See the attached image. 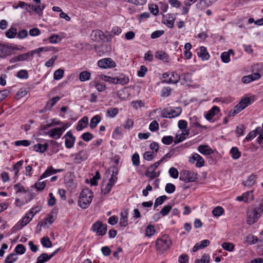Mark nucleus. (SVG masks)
<instances>
[{"label": "nucleus", "mask_w": 263, "mask_h": 263, "mask_svg": "<svg viewBox=\"0 0 263 263\" xmlns=\"http://www.w3.org/2000/svg\"><path fill=\"white\" fill-rule=\"evenodd\" d=\"M196 178L197 176L196 174H194V173L189 171H185L183 172L182 174H181L179 179L180 180L185 182H190L194 181Z\"/></svg>", "instance_id": "nucleus-9"}, {"label": "nucleus", "mask_w": 263, "mask_h": 263, "mask_svg": "<svg viewBox=\"0 0 263 263\" xmlns=\"http://www.w3.org/2000/svg\"><path fill=\"white\" fill-rule=\"evenodd\" d=\"M91 230L96 233L97 235L102 236L106 234L107 225L100 221H97L92 224Z\"/></svg>", "instance_id": "nucleus-4"}, {"label": "nucleus", "mask_w": 263, "mask_h": 263, "mask_svg": "<svg viewBox=\"0 0 263 263\" xmlns=\"http://www.w3.org/2000/svg\"><path fill=\"white\" fill-rule=\"evenodd\" d=\"M87 158V153L85 151H81L74 155V162L79 164Z\"/></svg>", "instance_id": "nucleus-14"}, {"label": "nucleus", "mask_w": 263, "mask_h": 263, "mask_svg": "<svg viewBox=\"0 0 263 263\" xmlns=\"http://www.w3.org/2000/svg\"><path fill=\"white\" fill-rule=\"evenodd\" d=\"M101 118L99 115L95 116L90 120V127L91 129L94 128L97 124L100 122Z\"/></svg>", "instance_id": "nucleus-30"}, {"label": "nucleus", "mask_w": 263, "mask_h": 263, "mask_svg": "<svg viewBox=\"0 0 263 263\" xmlns=\"http://www.w3.org/2000/svg\"><path fill=\"white\" fill-rule=\"evenodd\" d=\"M51 258L50 255L46 253H43L37 257L36 263H44L48 261Z\"/></svg>", "instance_id": "nucleus-32"}, {"label": "nucleus", "mask_w": 263, "mask_h": 263, "mask_svg": "<svg viewBox=\"0 0 263 263\" xmlns=\"http://www.w3.org/2000/svg\"><path fill=\"white\" fill-rule=\"evenodd\" d=\"M253 101L254 97H245L241 99L239 103L236 105L237 107L239 108L241 111L248 105L251 104Z\"/></svg>", "instance_id": "nucleus-11"}, {"label": "nucleus", "mask_w": 263, "mask_h": 263, "mask_svg": "<svg viewBox=\"0 0 263 263\" xmlns=\"http://www.w3.org/2000/svg\"><path fill=\"white\" fill-rule=\"evenodd\" d=\"M216 0H200V2L197 4V7L199 9H203L212 5Z\"/></svg>", "instance_id": "nucleus-26"}, {"label": "nucleus", "mask_w": 263, "mask_h": 263, "mask_svg": "<svg viewBox=\"0 0 263 263\" xmlns=\"http://www.w3.org/2000/svg\"><path fill=\"white\" fill-rule=\"evenodd\" d=\"M219 108L218 107L214 106L205 115V117L208 120L210 121L215 115L219 112Z\"/></svg>", "instance_id": "nucleus-20"}, {"label": "nucleus", "mask_w": 263, "mask_h": 263, "mask_svg": "<svg viewBox=\"0 0 263 263\" xmlns=\"http://www.w3.org/2000/svg\"><path fill=\"white\" fill-rule=\"evenodd\" d=\"M30 58H31V54L30 53L29 51L23 54L17 53V61L28 60Z\"/></svg>", "instance_id": "nucleus-36"}, {"label": "nucleus", "mask_w": 263, "mask_h": 263, "mask_svg": "<svg viewBox=\"0 0 263 263\" xmlns=\"http://www.w3.org/2000/svg\"><path fill=\"white\" fill-rule=\"evenodd\" d=\"M41 179H39L37 182H36L34 184V187L37 190V191H42L43 190L45 186H46V183L45 181H40Z\"/></svg>", "instance_id": "nucleus-46"}, {"label": "nucleus", "mask_w": 263, "mask_h": 263, "mask_svg": "<svg viewBox=\"0 0 263 263\" xmlns=\"http://www.w3.org/2000/svg\"><path fill=\"white\" fill-rule=\"evenodd\" d=\"M64 71L63 69H59L55 70L53 74V78L54 80H60L62 79L64 76Z\"/></svg>", "instance_id": "nucleus-38"}, {"label": "nucleus", "mask_w": 263, "mask_h": 263, "mask_svg": "<svg viewBox=\"0 0 263 263\" xmlns=\"http://www.w3.org/2000/svg\"><path fill=\"white\" fill-rule=\"evenodd\" d=\"M149 129L152 132H155L159 129V124L156 121H152L149 126Z\"/></svg>", "instance_id": "nucleus-61"}, {"label": "nucleus", "mask_w": 263, "mask_h": 263, "mask_svg": "<svg viewBox=\"0 0 263 263\" xmlns=\"http://www.w3.org/2000/svg\"><path fill=\"white\" fill-rule=\"evenodd\" d=\"M172 209V205H167L164 206L160 211V214L162 216H166L168 215Z\"/></svg>", "instance_id": "nucleus-51"}, {"label": "nucleus", "mask_w": 263, "mask_h": 263, "mask_svg": "<svg viewBox=\"0 0 263 263\" xmlns=\"http://www.w3.org/2000/svg\"><path fill=\"white\" fill-rule=\"evenodd\" d=\"M129 82V78L125 75L121 74L115 77V84L125 85Z\"/></svg>", "instance_id": "nucleus-16"}, {"label": "nucleus", "mask_w": 263, "mask_h": 263, "mask_svg": "<svg viewBox=\"0 0 263 263\" xmlns=\"http://www.w3.org/2000/svg\"><path fill=\"white\" fill-rule=\"evenodd\" d=\"M256 179L257 176L252 174L248 178L246 181L242 182V184L245 186L251 187L256 183Z\"/></svg>", "instance_id": "nucleus-18"}, {"label": "nucleus", "mask_w": 263, "mask_h": 263, "mask_svg": "<svg viewBox=\"0 0 263 263\" xmlns=\"http://www.w3.org/2000/svg\"><path fill=\"white\" fill-rule=\"evenodd\" d=\"M16 34V29L14 27H11L5 32L6 36L9 39L14 38Z\"/></svg>", "instance_id": "nucleus-37"}, {"label": "nucleus", "mask_w": 263, "mask_h": 263, "mask_svg": "<svg viewBox=\"0 0 263 263\" xmlns=\"http://www.w3.org/2000/svg\"><path fill=\"white\" fill-rule=\"evenodd\" d=\"M168 172H169L170 175L172 178H175V179L178 178L179 173H178V170L176 168H175L174 167L170 168Z\"/></svg>", "instance_id": "nucleus-58"}, {"label": "nucleus", "mask_w": 263, "mask_h": 263, "mask_svg": "<svg viewBox=\"0 0 263 263\" xmlns=\"http://www.w3.org/2000/svg\"><path fill=\"white\" fill-rule=\"evenodd\" d=\"M63 171V169H54L52 166L47 168L45 172L40 176V179H43L47 177H49L52 174H56L59 172H61Z\"/></svg>", "instance_id": "nucleus-15"}, {"label": "nucleus", "mask_w": 263, "mask_h": 263, "mask_svg": "<svg viewBox=\"0 0 263 263\" xmlns=\"http://www.w3.org/2000/svg\"><path fill=\"white\" fill-rule=\"evenodd\" d=\"M90 76L91 74L88 71H83L79 74V79L81 81L84 82L89 80Z\"/></svg>", "instance_id": "nucleus-29"}, {"label": "nucleus", "mask_w": 263, "mask_h": 263, "mask_svg": "<svg viewBox=\"0 0 263 263\" xmlns=\"http://www.w3.org/2000/svg\"><path fill=\"white\" fill-rule=\"evenodd\" d=\"M189 135V130H187L185 133H182L180 136L177 135L176 137V140L175 141V143H178L182 142L185 139L186 136Z\"/></svg>", "instance_id": "nucleus-54"}, {"label": "nucleus", "mask_w": 263, "mask_h": 263, "mask_svg": "<svg viewBox=\"0 0 263 263\" xmlns=\"http://www.w3.org/2000/svg\"><path fill=\"white\" fill-rule=\"evenodd\" d=\"M28 71L26 70H21L17 72V78L26 79L28 78Z\"/></svg>", "instance_id": "nucleus-57"}, {"label": "nucleus", "mask_w": 263, "mask_h": 263, "mask_svg": "<svg viewBox=\"0 0 263 263\" xmlns=\"http://www.w3.org/2000/svg\"><path fill=\"white\" fill-rule=\"evenodd\" d=\"M189 161L192 163H194L196 161V166L197 167H201L204 165V159L200 155L197 153L193 155L192 157L190 158Z\"/></svg>", "instance_id": "nucleus-12"}, {"label": "nucleus", "mask_w": 263, "mask_h": 263, "mask_svg": "<svg viewBox=\"0 0 263 263\" xmlns=\"http://www.w3.org/2000/svg\"><path fill=\"white\" fill-rule=\"evenodd\" d=\"M112 185L107 183L105 186L103 185L102 186L101 192L104 194H107L110 192Z\"/></svg>", "instance_id": "nucleus-55"}, {"label": "nucleus", "mask_w": 263, "mask_h": 263, "mask_svg": "<svg viewBox=\"0 0 263 263\" xmlns=\"http://www.w3.org/2000/svg\"><path fill=\"white\" fill-rule=\"evenodd\" d=\"M172 245V241L167 236H163L158 239L156 242L157 250L161 252L167 250Z\"/></svg>", "instance_id": "nucleus-3"}, {"label": "nucleus", "mask_w": 263, "mask_h": 263, "mask_svg": "<svg viewBox=\"0 0 263 263\" xmlns=\"http://www.w3.org/2000/svg\"><path fill=\"white\" fill-rule=\"evenodd\" d=\"M20 7L25 9L27 12H30L29 4L25 2L20 1L17 3V8Z\"/></svg>", "instance_id": "nucleus-62"}, {"label": "nucleus", "mask_w": 263, "mask_h": 263, "mask_svg": "<svg viewBox=\"0 0 263 263\" xmlns=\"http://www.w3.org/2000/svg\"><path fill=\"white\" fill-rule=\"evenodd\" d=\"M99 77L102 80L115 84V77H111L104 74H101L99 76Z\"/></svg>", "instance_id": "nucleus-47"}, {"label": "nucleus", "mask_w": 263, "mask_h": 263, "mask_svg": "<svg viewBox=\"0 0 263 263\" xmlns=\"http://www.w3.org/2000/svg\"><path fill=\"white\" fill-rule=\"evenodd\" d=\"M93 86L99 91H103L106 88V85L99 81H95L93 82Z\"/></svg>", "instance_id": "nucleus-39"}, {"label": "nucleus", "mask_w": 263, "mask_h": 263, "mask_svg": "<svg viewBox=\"0 0 263 263\" xmlns=\"http://www.w3.org/2000/svg\"><path fill=\"white\" fill-rule=\"evenodd\" d=\"M232 53L234 55V52L232 49L229 50L227 52H223L221 54V61L225 63H229L230 61V54Z\"/></svg>", "instance_id": "nucleus-24"}, {"label": "nucleus", "mask_w": 263, "mask_h": 263, "mask_svg": "<svg viewBox=\"0 0 263 263\" xmlns=\"http://www.w3.org/2000/svg\"><path fill=\"white\" fill-rule=\"evenodd\" d=\"M210 256L208 254H203L201 259H196L195 263H209Z\"/></svg>", "instance_id": "nucleus-40"}, {"label": "nucleus", "mask_w": 263, "mask_h": 263, "mask_svg": "<svg viewBox=\"0 0 263 263\" xmlns=\"http://www.w3.org/2000/svg\"><path fill=\"white\" fill-rule=\"evenodd\" d=\"M93 194L88 189H84L81 192L79 199V205L82 209L87 208L90 204Z\"/></svg>", "instance_id": "nucleus-1"}, {"label": "nucleus", "mask_w": 263, "mask_h": 263, "mask_svg": "<svg viewBox=\"0 0 263 263\" xmlns=\"http://www.w3.org/2000/svg\"><path fill=\"white\" fill-rule=\"evenodd\" d=\"M173 141V137L171 136H164L162 139V142L165 145L171 144Z\"/></svg>", "instance_id": "nucleus-59"}, {"label": "nucleus", "mask_w": 263, "mask_h": 263, "mask_svg": "<svg viewBox=\"0 0 263 263\" xmlns=\"http://www.w3.org/2000/svg\"><path fill=\"white\" fill-rule=\"evenodd\" d=\"M260 132H261V128L260 127H257L255 130L251 131L247 135L246 137V140L248 141H251L257 135L258 133Z\"/></svg>", "instance_id": "nucleus-27"}, {"label": "nucleus", "mask_w": 263, "mask_h": 263, "mask_svg": "<svg viewBox=\"0 0 263 263\" xmlns=\"http://www.w3.org/2000/svg\"><path fill=\"white\" fill-rule=\"evenodd\" d=\"M118 114L117 108H110L107 110V115L108 117L114 118Z\"/></svg>", "instance_id": "nucleus-44"}, {"label": "nucleus", "mask_w": 263, "mask_h": 263, "mask_svg": "<svg viewBox=\"0 0 263 263\" xmlns=\"http://www.w3.org/2000/svg\"><path fill=\"white\" fill-rule=\"evenodd\" d=\"M47 147V144H44L42 145L41 144L38 143L34 146V149L36 152L43 153L46 151Z\"/></svg>", "instance_id": "nucleus-33"}, {"label": "nucleus", "mask_w": 263, "mask_h": 263, "mask_svg": "<svg viewBox=\"0 0 263 263\" xmlns=\"http://www.w3.org/2000/svg\"><path fill=\"white\" fill-rule=\"evenodd\" d=\"M41 243L43 247L46 248H50L52 246V243L48 237H44L41 239Z\"/></svg>", "instance_id": "nucleus-41"}, {"label": "nucleus", "mask_w": 263, "mask_h": 263, "mask_svg": "<svg viewBox=\"0 0 263 263\" xmlns=\"http://www.w3.org/2000/svg\"><path fill=\"white\" fill-rule=\"evenodd\" d=\"M63 138L65 139V146L68 148H71L73 146L76 138L73 136L71 131L68 132Z\"/></svg>", "instance_id": "nucleus-10"}, {"label": "nucleus", "mask_w": 263, "mask_h": 263, "mask_svg": "<svg viewBox=\"0 0 263 263\" xmlns=\"http://www.w3.org/2000/svg\"><path fill=\"white\" fill-rule=\"evenodd\" d=\"M260 74L258 72H255L251 74L243 76L241 81L243 83H249L255 80H258L260 78Z\"/></svg>", "instance_id": "nucleus-13"}, {"label": "nucleus", "mask_w": 263, "mask_h": 263, "mask_svg": "<svg viewBox=\"0 0 263 263\" xmlns=\"http://www.w3.org/2000/svg\"><path fill=\"white\" fill-rule=\"evenodd\" d=\"M224 213L223 209L221 206H217L212 211V214L214 216H220Z\"/></svg>", "instance_id": "nucleus-42"}, {"label": "nucleus", "mask_w": 263, "mask_h": 263, "mask_svg": "<svg viewBox=\"0 0 263 263\" xmlns=\"http://www.w3.org/2000/svg\"><path fill=\"white\" fill-rule=\"evenodd\" d=\"M230 154L233 159L236 160L241 156V152L236 147H233L230 150Z\"/></svg>", "instance_id": "nucleus-31"}, {"label": "nucleus", "mask_w": 263, "mask_h": 263, "mask_svg": "<svg viewBox=\"0 0 263 263\" xmlns=\"http://www.w3.org/2000/svg\"><path fill=\"white\" fill-rule=\"evenodd\" d=\"M16 48L12 46H6L0 43V58H3L11 54Z\"/></svg>", "instance_id": "nucleus-6"}, {"label": "nucleus", "mask_w": 263, "mask_h": 263, "mask_svg": "<svg viewBox=\"0 0 263 263\" xmlns=\"http://www.w3.org/2000/svg\"><path fill=\"white\" fill-rule=\"evenodd\" d=\"M133 164L135 166H138L140 164V158L138 153H136L133 154L132 157Z\"/></svg>", "instance_id": "nucleus-43"}, {"label": "nucleus", "mask_w": 263, "mask_h": 263, "mask_svg": "<svg viewBox=\"0 0 263 263\" xmlns=\"http://www.w3.org/2000/svg\"><path fill=\"white\" fill-rule=\"evenodd\" d=\"M128 212L125 211L121 213V218L120 220V226L122 227H125L128 224L127 221Z\"/></svg>", "instance_id": "nucleus-23"}, {"label": "nucleus", "mask_w": 263, "mask_h": 263, "mask_svg": "<svg viewBox=\"0 0 263 263\" xmlns=\"http://www.w3.org/2000/svg\"><path fill=\"white\" fill-rule=\"evenodd\" d=\"M180 76L175 72L171 73V76L168 81L165 80L164 82L167 83H177L180 80Z\"/></svg>", "instance_id": "nucleus-25"}, {"label": "nucleus", "mask_w": 263, "mask_h": 263, "mask_svg": "<svg viewBox=\"0 0 263 263\" xmlns=\"http://www.w3.org/2000/svg\"><path fill=\"white\" fill-rule=\"evenodd\" d=\"M50 43L55 44L60 41V39L58 34H52L48 38Z\"/></svg>", "instance_id": "nucleus-60"}, {"label": "nucleus", "mask_w": 263, "mask_h": 263, "mask_svg": "<svg viewBox=\"0 0 263 263\" xmlns=\"http://www.w3.org/2000/svg\"><path fill=\"white\" fill-rule=\"evenodd\" d=\"M198 149L200 153L205 155H210L214 153L212 149H211L209 146L206 145H199Z\"/></svg>", "instance_id": "nucleus-19"}, {"label": "nucleus", "mask_w": 263, "mask_h": 263, "mask_svg": "<svg viewBox=\"0 0 263 263\" xmlns=\"http://www.w3.org/2000/svg\"><path fill=\"white\" fill-rule=\"evenodd\" d=\"M263 213V200L259 206L254 209L253 211L247 214V223L251 225L256 222Z\"/></svg>", "instance_id": "nucleus-2"}, {"label": "nucleus", "mask_w": 263, "mask_h": 263, "mask_svg": "<svg viewBox=\"0 0 263 263\" xmlns=\"http://www.w3.org/2000/svg\"><path fill=\"white\" fill-rule=\"evenodd\" d=\"M155 232V230L154 226L148 225L145 230V235L146 236L151 237L153 236Z\"/></svg>", "instance_id": "nucleus-45"}, {"label": "nucleus", "mask_w": 263, "mask_h": 263, "mask_svg": "<svg viewBox=\"0 0 263 263\" xmlns=\"http://www.w3.org/2000/svg\"><path fill=\"white\" fill-rule=\"evenodd\" d=\"M149 10H150L151 12L153 14L155 15H156L158 14L159 12L158 7V6L155 4H151L149 5L148 6Z\"/></svg>", "instance_id": "nucleus-56"}, {"label": "nucleus", "mask_w": 263, "mask_h": 263, "mask_svg": "<svg viewBox=\"0 0 263 263\" xmlns=\"http://www.w3.org/2000/svg\"><path fill=\"white\" fill-rule=\"evenodd\" d=\"M68 127L67 123L64 124L61 127L54 128L48 132V135L54 139H58L61 137L64 132Z\"/></svg>", "instance_id": "nucleus-5"}, {"label": "nucleus", "mask_w": 263, "mask_h": 263, "mask_svg": "<svg viewBox=\"0 0 263 263\" xmlns=\"http://www.w3.org/2000/svg\"><path fill=\"white\" fill-rule=\"evenodd\" d=\"M175 186L173 184L168 183L165 186V191L167 193L172 194L175 191Z\"/></svg>", "instance_id": "nucleus-53"}, {"label": "nucleus", "mask_w": 263, "mask_h": 263, "mask_svg": "<svg viewBox=\"0 0 263 263\" xmlns=\"http://www.w3.org/2000/svg\"><path fill=\"white\" fill-rule=\"evenodd\" d=\"M145 175L147 177H149L151 179H153L158 177L159 175V174L155 172V171L147 170L145 172Z\"/></svg>", "instance_id": "nucleus-49"}, {"label": "nucleus", "mask_w": 263, "mask_h": 263, "mask_svg": "<svg viewBox=\"0 0 263 263\" xmlns=\"http://www.w3.org/2000/svg\"><path fill=\"white\" fill-rule=\"evenodd\" d=\"M60 99L59 97H55L52 98L47 103V106H49V109L51 108Z\"/></svg>", "instance_id": "nucleus-48"}, {"label": "nucleus", "mask_w": 263, "mask_h": 263, "mask_svg": "<svg viewBox=\"0 0 263 263\" xmlns=\"http://www.w3.org/2000/svg\"><path fill=\"white\" fill-rule=\"evenodd\" d=\"M88 123V118L86 116L83 117L78 122L76 129L78 131L82 130L84 128L86 127Z\"/></svg>", "instance_id": "nucleus-17"}, {"label": "nucleus", "mask_w": 263, "mask_h": 263, "mask_svg": "<svg viewBox=\"0 0 263 263\" xmlns=\"http://www.w3.org/2000/svg\"><path fill=\"white\" fill-rule=\"evenodd\" d=\"M166 19L164 18V23H165L168 27L172 28L174 26L175 17L172 14H169L168 17H166Z\"/></svg>", "instance_id": "nucleus-28"}, {"label": "nucleus", "mask_w": 263, "mask_h": 263, "mask_svg": "<svg viewBox=\"0 0 263 263\" xmlns=\"http://www.w3.org/2000/svg\"><path fill=\"white\" fill-rule=\"evenodd\" d=\"M182 110L180 107L176 108V110L174 109H164L161 114V116L163 118H172L178 116L181 113Z\"/></svg>", "instance_id": "nucleus-7"}, {"label": "nucleus", "mask_w": 263, "mask_h": 263, "mask_svg": "<svg viewBox=\"0 0 263 263\" xmlns=\"http://www.w3.org/2000/svg\"><path fill=\"white\" fill-rule=\"evenodd\" d=\"M197 54L202 60H207L210 58V55L206 50V48L204 46L200 47V51L197 53Z\"/></svg>", "instance_id": "nucleus-22"}, {"label": "nucleus", "mask_w": 263, "mask_h": 263, "mask_svg": "<svg viewBox=\"0 0 263 263\" xmlns=\"http://www.w3.org/2000/svg\"><path fill=\"white\" fill-rule=\"evenodd\" d=\"M221 246L224 250L228 251H232L234 248L233 244L229 242H223Z\"/></svg>", "instance_id": "nucleus-52"}, {"label": "nucleus", "mask_w": 263, "mask_h": 263, "mask_svg": "<svg viewBox=\"0 0 263 263\" xmlns=\"http://www.w3.org/2000/svg\"><path fill=\"white\" fill-rule=\"evenodd\" d=\"M167 198L166 195H163L156 198L154 203V208H157L163 203L164 201Z\"/></svg>", "instance_id": "nucleus-35"}, {"label": "nucleus", "mask_w": 263, "mask_h": 263, "mask_svg": "<svg viewBox=\"0 0 263 263\" xmlns=\"http://www.w3.org/2000/svg\"><path fill=\"white\" fill-rule=\"evenodd\" d=\"M32 219V217L30 216V215H28L27 213L22 220L19 221L20 224H17V229H21L27 225Z\"/></svg>", "instance_id": "nucleus-21"}, {"label": "nucleus", "mask_w": 263, "mask_h": 263, "mask_svg": "<svg viewBox=\"0 0 263 263\" xmlns=\"http://www.w3.org/2000/svg\"><path fill=\"white\" fill-rule=\"evenodd\" d=\"M253 191L252 190L251 191L246 192L243 194L245 199H246V202H248L253 200Z\"/></svg>", "instance_id": "nucleus-50"}, {"label": "nucleus", "mask_w": 263, "mask_h": 263, "mask_svg": "<svg viewBox=\"0 0 263 263\" xmlns=\"http://www.w3.org/2000/svg\"><path fill=\"white\" fill-rule=\"evenodd\" d=\"M81 138L85 141H89L91 140L93 138V135L88 132L84 133H83L82 136Z\"/></svg>", "instance_id": "nucleus-63"}, {"label": "nucleus", "mask_w": 263, "mask_h": 263, "mask_svg": "<svg viewBox=\"0 0 263 263\" xmlns=\"http://www.w3.org/2000/svg\"><path fill=\"white\" fill-rule=\"evenodd\" d=\"M98 65L102 68H113L116 67L115 62L110 58H105L99 60L98 62Z\"/></svg>", "instance_id": "nucleus-8"}, {"label": "nucleus", "mask_w": 263, "mask_h": 263, "mask_svg": "<svg viewBox=\"0 0 263 263\" xmlns=\"http://www.w3.org/2000/svg\"><path fill=\"white\" fill-rule=\"evenodd\" d=\"M164 33V31L163 30H157L151 34V37L153 39H157L161 36Z\"/></svg>", "instance_id": "nucleus-64"}, {"label": "nucleus", "mask_w": 263, "mask_h": 263, "mask_svg": "<svg viewBox=\"0 0 263 263\" xmlns=\"http://www.w3.org/2000/svg\"><path fill=\"white\" fill-rule=\"evenodd\" d=\"M155 58L161 60L167 61L168 58V55L164 51H159L156 52Z\"/></svg>", "instance_id": "nucleus-34"}]
</instances>
